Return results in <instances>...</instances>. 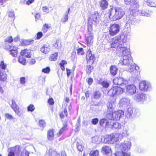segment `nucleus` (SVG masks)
<instances>
[{"mask_svg":"<svg viewBox=\"0 0 156 156\" xmlns=\"http://www.w3.org/2000/svg\"><path fill=\"white\" fill-rule=\"evenodd\" d=\"M45 123L44 120H41L39 121V125L42 130H43V129L45 126Z\"/></svg>","mask_w":156,"mask_h":156,"instance_id":"49530a36","label":"nucleus"},{"mask_svg":"<svg viewBox=\"0 0 156 156\" xmlns=\"http://www.w3.org/2000/svg\"><path fill=\"white\" fill-rule=\"evenodd\" d=\"M139 11H138L137 9H133L131 10L130 11V14L133 16H136L137 15L139 14Z\"/></svg>","mask_w":156,"mask_h":156,"instance_id":"ea45409f","label":"nucleus"},{"mask_svg":"<svg viewBox=\"0 0 156 156\" xmlns=\"http://www.w3.org/2000/svg\"><path fill=\"white\" fill-rule=\"evenodd\" d=\"M50 28V26L48 24H45L42 28V31L44 33L46 32L48 29H49Z\"/></svg>","mask_w":156,"mask_h":156,"instance_id":"3c124183","label":"nucleus"},{"mask_svg":"<svg viewBox=\"0 0 156 156\" xmlns=\"http://www.w3.org/2000/svg\"><path fill=\"white\" fill-rule=\"evenodd\" d=\"M112 53L116 56H122L118 64L119 66H127L128 67L127 71L130 73L136 71V66L133 62L129 49L126 47L119 48L116 49L115 51H112Z\"/></svg>","mask_w":156,"mask_h":156,"instance_id":"f257e3e1","label":"nucleus"},{"mask_svg":"<svg viewBox=\"0 0 156 156\" xmlns=\"http://www.w3.org/2000/svg\"><path fill=\"white\" fill-rule=\"evenodd\" d=\"M48 103L50 105H53L54 104V101L53 99L52 98H49L48 101Z\"/></svg>","mask_w":156,"mask_h":156,"instance_id":"338daca9","label":"nucleus"},{"mask_svg":"<svg viewBox=\"0 0 156 156\" xmlns=\"http://www.w3.org/2000/svg\"><path fill=\"white\" fill-rule=\"evenodd\" d=\"M10 107L13 110H15L16 109H19V107L16 104L14 100H12V103L10 105Z\"/></svg>","mask_w":156,"mask_h":156,"instance_id":"e433bc0d","label":"nucleus"},{"mask_svg":"<svg viewBox=\"0 0 156 156\" xmlns=\"http://www.w3.org/2000/svg\"><path fill=\"white\" fill-rule=\"evenodd\" d=\"M86 59L88 64H91L93 63L95 60L94 55L92 54L91 51H88L87 52Z\"/></svg>","mask_w":156,"mask_h":156,"instance_id":"4468645a","label":"nucleus"},{"mask_svg":"<svg viewBox=\"0 0 156 156\" xmlns=\"http://www.w3.org/2000/svg\"><path fill=\"white\" fill-rule=\"evenodd\" d=\"M101 93L98 91H97L94 93L93 97L95 99H99L101 97Z\"/></svg>","mask_w":156,"mask_h":156,"instance_id":"4c0bfd02","label":"nucleus"},{"mask_svg":"<svg viewBox=\"0 0 156 156\" xmlns=\"http://www.w3.org/2000/svg\"><path fill=\"white\" fill-rule=\"evenodd\" d=\"M113 83L115 85H119L124 87L128 84L127 80L122 77H116L113 80Z\"/></svg>","mask_w":156,"mask_h":156,"instance_id":"0eeeda50","label":"nucleus"},{"mask_svg":"<svg viewBox=\"0 0 156 156\" xmlns=\"http://www.w3.org/2000/svg\"><path fill=\"white\" fill-rule=\"evenodd\" d=\"M131 146V143L129 141H126L120 145V147L121 151L126 152L130 150Z\"/></svg>","mask_w":156,"mask_h":156,"instance_id":"ddd939ff","label":"nucleus"},{"mask_svg":"<svg viewBox=\"0 0 156 156\" xmlns=\"http://www.w3.org/2000/svg\"><path fill=\"white\" fill-rule=\"evenodd\" d=\"M120 27L118 24H113L110 27L109 32L111 36H114L117 34L119 31Z\"/></svg>","mask_w":156,"mask_h":156,"instance_id":"6e6552de","label":"nucleus"},{"mask_svg":"<svg viewBox=\"0 0 156 156\" xmlns=\"http://www.w3.org/2000/svg\"><path fill=\"white\" fill-rule=\"evenodd\" d=\"M109 127L112 128H114L115 129H119L121 128V125L120 123L117 122H113L110 121Z\"/></svg>","mask_w":156,"mask_h":156,"instance_id":"5701e85b","label":"nucleus"},{"mask_svg":"<svg viewBox=\"0 0 156 156\" xmlns=\"http://www.w3.org/2000/svg\"><path fill=\"white\" fill-rule=\"evenodd\" d=\"M28 112H33L35 109V107L33 105L30 104L27 108Z\"/></svg>","mask_w":156,"mask_h":156,"instance_id":"603ef678","label":"nucleus"},{"mask_svg":"<svg viewBox=\"0 0 156 156\" xmlns=\"http://www.w3.org/2000/svg\"><path fill=\"white\" fill-rule=\"evenodd\" d=\"M8 16L13 19L14 20L15 19V14L14 11H11L8 12Z\"/></svg>","mask_w":156,"mask_h":156,"instance_id":"5fc2aeb1","label":"nucleus"},{"mask_svg":"<svg viewBox=\"0 0 156 156\" xmlns=\"http://www.w3.org/2000/svg\"><path fill=\"white\" fill-rule=\"evenodd\" d=\"M14 111L18 116H21L22 115V113L20 111L19 109H16Z\"/></svg>","mask_w":156,"mask_h":156,"instance_id":"e2e57ef3","label":"nucleus"},{"mask_svg":"<svg viewBox=\"0 0 156 156\" xmlns=\"http://www.w3.org/2000/svg\"><path fill=\"white\" fill-rule=\"evenodd\" d=\"M63 125V126L60 129L58 132L57 133V136H60L64 131L66 130L67 125L66 124L65 125Z\"/></svg>","mask_w":156,"mask_h":156,"instance_id":"a18cd8bd","label":"nucleus"},{"mask_svg":"<svg viewBox=\"0 0 156 156\" xmlns=\"http://www.w3.org/2000/svg\"><path fill=\"white\" fill-rule=\"evenodd\" d=\"M60 44L59 43V42L56 41V42L53 44L54 46L57 48H59L60 47Z\"/></svg>","mask_w":156,"mask_h":156,"instance_id":"69168bd1","label":"nucleus"},{"mask_svg":"<svg viewBox=\"0 0 156 156\" xmlns=\"http://www.w3.org/2000/svg\"><path fill=\"white\" fill-rule=\"evenodd\" d=\"M130 5L136 9H138L139 7L138 1L137 0H132Z\"/></svg>","mask_w":156,"mask_h":156,"instance_id":"f704fd0d","label":"nucleus"},{"mask_svg":"<svg viewBox=\"0 0 156 156\" xmlns=\"http://www.w3.org/2000/svg\"><path fill=\"white\" fill-rule=\"evenodd\" d=\"M50 50V47L48 44H44L41 48L40 49L41 52L45 54H48Z\"/></svg>","mask_w":156,"mask_h":156,"instance_id":"aec40b11","label":"nucleus"},{"mask_svg":"<svg viewBox=\"0 0 156 156\" xmlns=\"http://www.w3.org/2000/svg\"><path fill=\"white\" fill-rule=\"evenodd\" d=\"M6 48L9 50L10 54L13 56L16 57L17 53V50L16 49H13V48L12 49V46L10 45H7Z\"/></svg>","mask_w":156,"mask_h":156,"instance_id":"393cba45","label":"nucleus"},{"mask_svg":"<svg viewBox=\"0 0 156 156\" xmlns=\"http://www.w3.org/2000/svg\"><path fill=\"white\" fill-rule=\"evenodd\" d=\"M112 41L110 42V44L111 45V47L114 48H117L118 49L124 43L123 40H112Z\"/></svg>","mask_w":156,"mask_h":156,"instance_id":"9d476101","label":"nucleus"},{"mask_svg":"<svg viewBox=\"0 0 156 156\" xmlns=\"http://www.w3.org/2000/svg\"><path fill=\"white\" fill-rule=\"evenodd\" d=\"M70 10V8H69L68 9V12L66 13V15L63 17L62 19V22L64 23L66 21H67L68 19V14H69V11Z\"/></svg>","mask_w":156,"mask_h":156,"instance_id":"de8ad7c7","label":"nucleus"},{"mask_svg":"<svg viewBox=\"0 0 156 156\" xmlns=\"http://www.w3.org/2000/svg\"><path fill=\"white\" fill-rule=\"evenodd\" d=\"M91 17L92 20V23L96 25L99 23V14L97 12H94Z\"/></svg>","mask_w":156,"mask_h":156,"instance_id":"dca6fc26","label":"nucleus"},{"mask_svg":"<svg viewBox=\"0 0 156 156\" xmlns=\"http://www.w3.org/2000/svg\"><path fill=\"white\" fill-rule=\"evenodd\" d=\"M101 84L104 87L107 88L109 86V83L106 81H103L101 82Z\"/></svg>","mask_w":156,"mask_h":156,"instance_id":"8fccbe9b","label":"nucleus"},{"mask_svg":"<svg viewBox=\"0 0 156 156\" xmlns=\"http://www.w3.org/2000/svg\"><path fill=\"white\" fill-rule=\"evenodd\" d=\"M5 117L9 119H12V116L9 113H5Z\"/></svg>","mask_w":156,"mask_h":156,"instance_id":"0e129e2a","label":"nucleus"},{"mask_svg":"<svg viewBox=\"0 0 156 156\" xmlns=\"http://www.w3.org/2000/svg\"><path fill=\"white\" fill-rule=\"evenodd\" d=\"M0 66L2 69H5L6 68V64L4 63V61H2L0 62Z\"/></svg>","mask_w":156,"mask_h":156,"instance_id":"13d9d810","label":"nucleus"},{"mask_svg":"<svg viewBox=\"0 0 156 156\" xmlns=\"http://www.w3.org/2000/svg\"><path fill=\"white\" fill-rule=\"evenodd\" d=\"M151 13V11L149 10H142L139 11V15L142 16H149Z\"/></svg>","mask_w":156,"mask_h":156,"instance_id":"b1692460","label":"nucleus"},{"mask_svg":"<svg viewBox=\"0 0 156 156\" xmlns=\"http://www.w3.org/2000/svg\"><path fill=\"white\" fill-rule=\"evenodd\" d=\"M109 17L113 21L119 20L124 15L125 13L123 9L119 7H112L109 11Z\"/></svg>","mask_w":156,"mask_h":156,"instance_id":"f03ea898","label":"nucleus"},{"mask_svg":"<svg viewBox=\"0 0 156 156\" xmlns=\"http://www.w3.org/2000/svg\"><path fill=\"white\" fill-rule=\"evenodd\" d=\"M18 61L19 63L24 65H26V60L25 58L22 56H20Z\"/></svg>","mask_w":156,"mask_h":156,"instance_id":"37998d69","label":"nucleus"},{"mask_svg":"<svg viewBox=\"0 0 156 156\" xmlns=\"http://www.w3.org/2000/svg\"><path fill=\"white\" fill-rule=\"evenodd\" d=\"M125 151H117L114 154L115 156H130V154Z\"/></svg>","mask_w":156,"mask_h":156,"instance_id":"c756f323","label":"nucleus"},{"mask_svg":"<svg viewBox=\"0 0 156 156\" xmlns=\"http://www.w3.org/2000/svg\"><path fill=\"white\" fill-rule=\"evenodd\" d=\"M133 98L136 102L142 103L147 100V97L144 94L137 93Z\"/></svg>","mask_w":156,"mask_h":156,"instance_id":"1a4fd4ad","label":"nucleus"},{"mask_svg":"<svg viewBox=\"0 0 156 156\" xmlns=\"http://www.w3.org/2000/svg\"><path fill=\"white\" fill-rule=\"evenodd\" d=\"M21 147L19 145L8 148V156H29L27 152H25V156H23V153L21 151Z\"/></svg>","mask_w":156,"mask_h":156,"instance_id":"7ed1b4c3","label":"nucleus"},{"mask_svg":"<svg viewBox=\"0 0 156 156\" xmlns=\"http://www.w3.org/2000/svg\"><path fill=\"white\" fill-rule=\"evenodd\" d=\"M42 36V33L41 32H39L37 33V39H39Z\"/></svg>","mask_w":156,"mask_h":156,"instance_id":"774afa93","label":"nucleus"},{"mask_svg":"<svg viewBox=\"0 0 156 156\" xmlns=\"http://www.w3.org/2000/svg\"><path fill=\"white\" fill-rule=\"evenodd\" d=\"M92 20L91 17H89L88 19V30L89 31L92 30Z\"/></svg>","mask_w":156,"mask_h":156,"instance_id":"c9c22d12","label":"nucleus"},{"mask_svg":"<svg viewBox=\"0 0 156 156\" xmlns=\"http://www.w3.org/2000/svg\"><path fill=\"white\" fill-rule=\"evenodd\" d=\"M76 147L78 150L81 152L83 150V146L82 144L80 142H77L76 144Z\"/></svg>","mask_w":156,"mask_h":156,"instance_id":"09e8293b","label":"nucleus"},{"mask_svg":"<svg viewBox=\"0 0 156 156\" xmlns=\"http://www.w3.org/2000/svg\"><path fill=\"white\" fill-rule=\"evenodd\" d=\"M50 71V69L48 67H47L43 69L42 70V72L46 73H49Z\"/></svg>","mask_w":156,"mask_h":156,"instance_id":"052dcab7","label":"nucleus"},{"mask_svg":"<svg viewBox=\"0 0 156 156\" xmlns=\"http://www.w3.org/2000/svg\"><path fill=\"white\" fill-rule=\"evenodd\" d=\"M110 122L108 121L106 119L103 118L101 119L99 122L101 126H103L104 123H105L106 126H109Z\"/></svg>","mask_w":156,"mask_h":156,"instance_id":"72a5a7b5","label":"nucleus"},{"mask_svg":"<svg viewBox=\"0 0 156 156\" xmlns=\"http://www.w3.org/2000/svg\"><path fill=\"white\" fill-rule=\"evenodd\" d=\"M128 115L130 119H134L137 115V112L136 110H134L133 108H129L128 109Z\"/></svg>","mask_w":156,"mask_h":156,"instance_id":"f3484780","label":"nucleus"},{"mask_svg":"<svg viewBox=\"0 0 156 156\" xmlns=\"http://www.w3.org/2000/svg\"><path fill=\"white\" fill-rule=\"evenodd\" d=\"M58 56V54L57 53H55L54 54L51 55L49 59V60L51 61H56L57 58Z\"/></svg>","mask_w":156,"mask_h":156,"instance_id":"58836bf2","label":"nucleus"},{"mask_svg":"<svg viewBox=\"0 0 156 156\" xmlns=\"http://www.w3.org/2000/svg\"><path fill=\"white\" fill-rule=\"evenodd\" d=\"M54 132L53 129H50L48 132V138L49 140H52L54 137Z\"/></svg>","mask_w":156,"mask_h":156,"instance_id":"cd10ccee","label":"nucleus"},{"mask_svg":"<svg viewBox=\"0 0 156 156\" xmlns=\"http://www.w3.org/2000/svg\"><path fill=\"white\" fill-rule=\"evenodd\" d=\"M22 57L24 56L27 58L30 57V53L28 50L24 49L22 50L20 53Z\"/></svg>","mask_w":156,"mask_h":156,"instance_id":"a878e982","label":"nucleus"},{"mask_svg":"<svg viewBox=\"0 0 156 156\" xmlns=\"http://www.w3.org/2000/svg\"><path fill=\"white\" fill-rule=\"evenodd\" d=\"M102 140V139L99 138L98 136H95L92 137V141L93 143L96 144H99L101 140Z\"/></svg>","mask_w":156,"mask_h":156,"instance_id":"7c9ffc66","label":"nucleus"},{"mask_svg":"<svg viewBox=\"0 0 156 156\" xmlns=\"http://www.w3.org/2000/svg\"><path fill=\"white\" fill-rule=\"evenodd\" d=\"M124 112L121 110L115 111L112 114L108 113L107 115V117L109 120H119L122 115H124Z\"/></svg>","mask_w":156,"mask_h":156,"instance_id":"20e7f679","label":"nucleus"},{"mask_svg":"<svg viewBox=\"0 0 156 156\" xmlns=\"http://www.w3.org/2000/svg\"><path fill=\"white\" fill-rule=\"evenodd\" d=\"M102 151L107 156H111L112 151L111 147L109 146H105L102 148Z\"/></svg>","mask_w":156,"mask_h":156,"instance_id":"a211bd4d","label":"nucleus"},{"mask_svg":"<svg viewBox=\"0 0 156 156\" xmlns=\"http://www.w3.org/2000/svg\"><path fill=\"white\" fill-rule=\"evenodd\" d=\"M93 69V67L89 65L87 66L86 69V72L87 74H89L91 72V70Z\"/></svg>","mask_w":156,"mask_h":156,"instance_id":"4d7b16f0","label":"nucleus"},{"mask_svg":"<svg viewBox=\"0 0 156 156\" xmlns=\"http://www.w3.org/2000/svg\"><path fill=\"white\" fill-rule=\"evenodd\" d=\"M122 135L123 136H127L128 135V131L126 129H123L122 132Z\"/></svg>","mask_w":156,"mask_h":156,"instance_id":"680f3d73","label":"nucleus"},{"mask_svg":"<svg viewBox=\"0 0 156 156\" xmlns=\"http://www.w3.org/2000/svg\"><path fill=\"white\" fill-rule=\"evenodd\" d=\"M26 79L25 77H21L20 79V83L23 85H24L26 83Z\"/></svg>","mask_w":156,"mask_h":156,"instance_id":"6e6d98bb","label":"nucleus"},{"mask_svg":"<svg viewBox=\"0 0 156 156\" xmlns=\"http://www.w3.org/2000/svg\"><path fill=\"white\" fill-rule=\"evenodd\" d=\"M126 20H127L126 24V26L129 27L134 25L136 22V19L134 17H127Z\"/></svg>","mask_w":156,"mask_h":156,"instance_id":"6ab92c4d","label":"nucleus"},{"mask_svg":"<svg viewBox=\"0 0 156 156\" xmlns=\"http://www.w3.org/2000/svg\"><path fill=\"white\" fill-rule=\"evenodd\" d=\"M139 88L144 92L150 91L152 89L151 84L145 81H142L140 82Z\"/></svg>","mask_w":156,"mask_h":156,"instance_id":"423d86ee","label":"nucleus"},{"mask_svg":"<svg viewBox=\"0 0 156 156\" xmlns=\"http://www.w3.org/2000/svg\"><path fill=\"white\" fill-rule=\"evenodd\" d=\"M111 134L106 135L104 136L103 143L105 144H111Z\"/></svg>","mask_w":156,"mask_h":156,"instance_id":"bb28decb","label":"nucleus"},{"mask_svg":"<svg viewBox=\"0 0 156 156\" xmlns=\"http://www.w3.org/2000/svg\"><path fill=\"white\" fill-rule=\"evenodd\" d=\"M130 99L126 98H122L120 101V106L123 108L127 107L130 104Z\"/></svg>","mask_w":156,"mask_h":156,"instance_id":"2eb2a0df","label":"nucleus"},{"mask_svg":"<svg viewBox=\"0 0 156 156\" xmlns=\"http://www.w3.org/2000/svg\"><path fill=\"white\" fill-rule=\"evenodd\" d=\"M118 70L117 68L115 66H112L110 67V73L113 76L116 75Z\"/></svg>","mask_w":156,"mask_h":156,"instance_id":"c85d7f7f","label":"nucleus"},{"mask_svg":"<svg viewBox=\"0 0 156 156\" xmlns=\"http://www.w3.org/2000/svg\"><path fill=\"white\" fill-rule=\"evenodd\" d=\"M99 151L98 150L91 151L89 153L90 156H97L99 155Z\"/></svg>","mask_w":156,"mask_h":156,"instance_id":"79ce46f5","label":"nucleus"},{"mask_svg":"<svg viewBox=\"0 0 156 156\" xmlns=\"http://www.w3.org/2000/svg\"><path fill=\"white\" fill-rule=\"evenodd\" d=\"M77 53L79 55H83L84 54V51L83 48H80L77 49Z\"/></svg>","mask_w":156,"mask_h":156,"instance_id":"864d4df0","label":"nucleus"},{"mask_svg":"<svg viewBox=\"0 0 156 156\" xmlns=\"http://www.w3.org/2000/svg\"><path fill=\"white\" fill-rule=\"evenodd\" d=\"M6 74L0 71V80L5 81L6 80Z\"/></svg>","mask_w":156,"mask_h":156,"instance_id":"c03bdc74","label":"nucleus"},{"mask_svg":"<svg viewBox=\"0 0 156 156\" xmlns=\"http://www.w3.org/2000/svg\"><path fill=\"white\" fill-rule=\"evenodd\" d=\"M120 136V134L118 133H114L111 134V144H113L119 141L120 139L119 137Z\"/></svg>","mask_w":156,"mask_h":156,"instance_id":"412c9836","label":"nucleus"},{"mask_svg":"<svg viewBox=\"0 0 156 156\" xmlns=\"http://www.w3.org/2000/svg\"><path fill=\"white\" fill-rule=\"evenodd\" d=\"M125 88L128 94L132 95L136 92V87L133 85H128V84H126L124 87Z\"/></svg>","mask_w":156,"mask_h":156,"instance_id":"f8f14e48","label":"nucleus"},{"mask_svg":"<svg viewBox=\"0 0 156 156\" xmlns=\"http://www.w3.org/2000/svg\"><path fill=\"white\" fill-rule=\"evenodd\" d=\"M34 42L33 40H23L22 42L21 43V45H28L32 44Z\"/></svg>","mask_w":156,"mask_h":156,"instance_id":"473e14b6","label":"nucleus"},{"mask_svg":"<svg viewBox=\"0 0 156 156\" xmlns=\"http://www.w3.org/2000/svg\"><path fill=\"white\" fill-rule=\"evenodd\" d=\"M66 105L64 104L62 106V108L64 109V111H62L60 114V116L61 118H63L67 116V110L69 109V111H70L72 108L71 104H69V105H67V103L66 104Z\"/></svg>","mask_w":156,"mask_h":156,"instance_id":"9b49d317","label":"nucleus"},{"mask_svg":"<svg viewBox=\"0 0 156 156\" xmlns=\"http://www.w3.org/2000/svg\"><path fill=\"white\" fill-rule=\"evenodd\" d=\"M124 90V87H113L108 91V94L109 95L114 97L122 94Z\"/></svg>","mask_w":156,"mask_h":156,"instance_id":"39448f33","label":"nucleus"},{"mask_svg":"<svg viewBox=\"0 0 156 156\" xmlns=\"http://www.w3.org/2000/svg\"><path fill=\"white\" fill-rule=\"evenodd\" d=\"M147 5L151 7H156V1H153L152 0H144Z\"/></svg>","mask_w":156,"mask_h":156,"instance_id":"2f4dec72","label":"nucleus"},{"mask_svg":"<svg viewBox=\"0 0 156 156\" xmlns=\"http://www.w3.org/2000/svg\"><path fill=\"white\" fill-rule=\"evenodd\" d=\"M99 120L97 118L93 119L91 120V123L92 124L95 125L98 122Z\"/></svg>","mask_w":156,"mask_h":156,"instance_id":"bf43d9fd","label":"nucleus"},{"mask_svg":"<svg viewBox=\"0 0 156 156\" xmlns=\"http://www.w3.org/2000/svg\"><path fill=\"white\" fill-rule=\"evenodd\" d=\"M99 4L101 9L103 10L107 9L108 5V2L106 0H101Z\"/></svg>","mask_w":156,"mask_h":156,"instance_id":"4be33fe9","label":"nucleus"},{"mask_svg":"<svg viewBox=\"0 0 156 156\" xmlns=\"http://www.w3.org/2000/svg\"><path fill=\"white\" fill-rule=\"evenodd\" d=\"M114 104V101L109 102L107 104V107L109 111H112L113 110V107Z\"/></svg>","mask_w":156,"mask_h":156,"instance_id":"a19ab883","label":"nucleus"}]
</instances>
